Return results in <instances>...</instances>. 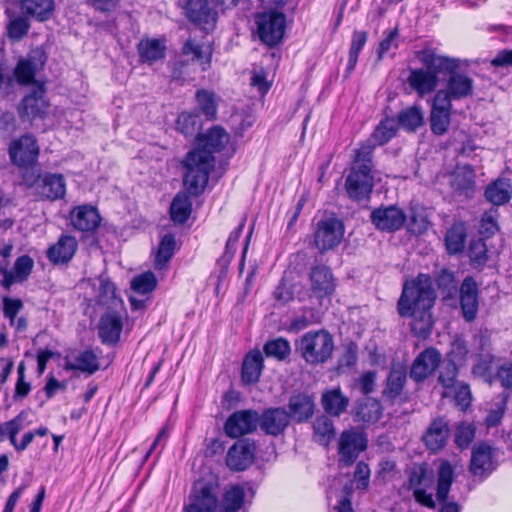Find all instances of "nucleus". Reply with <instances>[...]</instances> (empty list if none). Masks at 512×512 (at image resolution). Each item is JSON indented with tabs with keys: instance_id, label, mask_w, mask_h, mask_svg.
<instances>
[{
	"instance_id": "nucleus-18",
	"label": "nucleus",
	"mask_w": 512,
	"mask_h": 512,
	"mask_svg": "<svg viewBox=\"0 0 512 512\" xmlns=\"http://www.w3.org/2000/svg\"><path fill=\"white\" fill-rule=\"evenodd\" d=\"M406 214L397 206L380 207L372 211L371 222L378 230L394 232L399 230L406 221Z\"/></svg>"
},
{
	"instance_id": "nucleus-1",
	"label": "nucleus",
	"mask_w": 512,
	"mask_h": 512,
	"mask_svg": "<svg viewBox=\"0 0 512 512\" xmlns=\"http://www.w3.org/2000/svg\"><path fill=\"white\" fill-rule=\"evenodd\" d=\"M229 140L228 133L219 126L198 135L197 147L182 160L183 184L191 195L198 196L203 192L215 167L214 153L222 151Z\"/></svg>"
},
{
	"instance_id": "nucleus-51",
	"label": "nucleus",
	"mask_w": 512,
	"mask_h": 512,
	"mask_svg": "<svg viewBox=\"0 0 512 512\" xmlns=\"http://www.w3.org/2000/svg\"><path fill=\"white\" fill-rule=\"evenodd\" d=\"M457 376V364L452 360H446L440 368L438 381L447 391L450 389H456V386L460 383L457 380Z\"/></svg>"
},
{
	"instance_id": "nucleus-11",
	"label": "nucleus",
	"mask_w": 512,
	"mask_h": 512,
	"mask_svg": "<svg viewBox=\"0 0 512 512\" xmlns=\"http://www.w3.org/2000/svg\"><path fill=\"white\" fill-rule=\"evenodd\" d=\"M344 231L343 222L337 218L320 220L314 236L316 247L321 252L333 249L341 243Z\"/></svg>"
},
{
	"instance_id": "nucleus-28",
	"label": "nucleus",
	"mask_w": 512,
	"mask_h": 512,
	"mask_svg": "<svg viewBox=\"0 0 512 512\" xmlns=\"http://www.w3.org/2000/svg\"><path fill=\"white\" fill-rule=\"evenodd\" d=\"M310 282L312 292L319 298L332 294L335 289L332 272L323 265L311 269Z\"/></svg>"
},
{
	"instance_id": "nucleus-34",
	"label": "nucleus",
	"mask_w": 512,
	"mask_h": 512,
	"mask_svg": "<svg viewBox=\"0 0 512 512\" xmlns=\"http://www.w3.org/2000/svg\"><path fill=\"white\" fill-rule=\"evenodd\" d=\"M331 416L323 414L315 418L312 424L313 439L318 444L327 447L336 436V429Z\"/></svg>"
},
{
	"instance_id": "nucleus-24",
	"label": "nucleus",
	"mask_w": 512,
	"mask_h": 512,
	"mask_svg": "<svg viewBox=\"0 0 512 512\" xmlns=\"http://www.w3.org/2000/svg\"><path fill=\"white\" fill-rule=\"evenodd\" d=\"M290 418L284 408H269L259 416V426L268 435L278 436L290 424Z\"/></svg>"
},
{
	"instance_id": "nucleus-10",
	"label": "nucleus",
	"mask_w": 512,
	"mask_h": 512,
	"mask_svg": "<svg viewBox=\"0 0 512 512\" xmlns=\"http://www.w3.org/2000/svg\"><path fill=\"white\" fill-rule=\"evenodd\" d=\"M9 156L13 164L22 168L21 172L30 167H36L39 156L37 140L32 135H23L9 146Z\"/></svg>"
},
{
	"instance_id": "nucleus-8",
	"label": "nucleus",
	"mask_w": 512,
	"mask_h": 512,
	"mask_svg": "<svg viewBox=\"0 0 512 512\" xmlns=\"http://www.w3.org/2000/svg\"><path fill=\"white\" fill-rule=\"evenodd\" d=\"M49 109V103L45 99L43 85H37L31 93L23 97L18 105L17 111L21 121L32 123L36 119H43Z\"/></svg>"
},
{
	"instance_id": "nucleus-49",
	"label": "nucleus",
	"mask_w": 512,
	"mask_h": 512,
	"mask_svg": "<svg viewBox=\"0 0 512 512\" xmlns=\"http://www.w3.org/2000/svg\"><path fill=\"white\" fill-rule=\"evenodd\" d=\"M396 131V121L393 118H385L377 125L369 140H372L376 146L383 145L395 136Z\"/></svg>"
},
{
	"instance_id": "nucleus-21",
	"label": "nucleus",
	"mask_w": 512,
	"mask_h": 512,
	"mask_svg": "<svg viewBox=\"0 0 512 512\" xmlns=\"http://www.w3.org/2000/svg\"><path fill=\"white\" fill-rule=\"evenodd\" d=\"M494 450L491 446L481 443L473 447L470 471L473 475L486 477L496 469Z\"/></svg>"
},
{
	"instance_id": "nucleus-60",
	"label": "nucleus",
	"mask_w": 512,
	"mask_h": 512,
	"mask_svg": "<svg viewBox=\"0 0 512 512\" xmlns=\"http://www.w3.org/2000/svg\"><path fill=\"white\" fill-rule=\"evenodd\" d=\"M30 25L24 17H16L7 25V35L14 41L21 40L29 31Z\"/></svg>"
},
{
	"instance_id": "nucleus-29",
	"label": "nucleus",
	"mask_w": 512,
	"mask_h": 512,
	"mask_svg": "<svg viewBox=\"0 0 512 512\" xmlns=\"http://www.w3.org/2000/svg\"><path fill=\"white\" fill-rule=\"evenodd\" d=\"M320 402L326 415L339 417L347 410L350 400L338 387L325 390L321 395Z\"/></svg>"
},
{
	"instance_id": "nucleus-15",
	"label": "nucleus",
	"mask_w": 512,
	"mask_h": 512,
	"mask_svg": "<svg viewBox=\"0 0 512 512\" xmlns=\"http://www.w3.org/2000/svg\"><path fill=\"white\" fill-rule=\"evenodd\" d=\"M46 60L47 57L41 50H33L28 57L21 58L13 72L15 83L20 85L33 83L36 73L44 67Z\"/></svg>"
},
{
	"instance_id": "nucleus-30",
	"label": "nucleus",
	"mask_w": 512,
	"mask_h": 512,
	"mask_svg": "<svg viewBox=\"0 0 512 512\" xmlns=\"http://www.w3.org/2000/svg\"><path fill=\"white\" fill-rule=\"evenodd\" d=\"M264 368V358L260 350L250 351L242 363V381L244 384H253L259 381Z\"/></svg>"
},
{
	"instance_id": "nucleus-58",
	"label": "nucleus",
	"mask_w": 512,
	"mask_h": 512,
	"mask_svg": "<svg viewBox=\"0 0 512 512\" xmlns=\"http://www.w3.org/2000/svg\"><path fill=\"white\" fill-rule=\"evenodd\" d=\"M156 285L157 278L151 271L136 276L131 282V288L139 294H147L153 291Z\"/></svg>"
},
{
	"instance_id": "nucleus-6",
	"label": "nucleus",
	"mask_w": 512,
	"mask_h": 512,
	"mask_svg": "<svg viewBox=\"0 0 512 512\" xmlns=\"http://www.w3.org/2000/svg\"><path fill=\"white\" fill-rule=\"evenodd\" d=\"M455 61V67L452 71H443L442 75H448L445 86L439 89L435 95L445 97V100L452 103V101H460L473 96L474 94V80L467 74L459 72L460 60L452 58Z\"/></svg>"
},
{
	"instance_id": "nucleus-13",
	"label": "nucleus",
	"mask_w": 512,
	"mask_h": 512,
	"mask_svg": "<svg viewBox=\"0 0 512 512\" xmlns=\"http://www.w3.org/2000/svg\"><path fill=\"white\" fill-rule=\"evenodd\" d=\"M373 176L367 169L351 168L345 181L348 196L354 201L367 200L373 190Z\"/></svg>"
},
{
	"instance_id": "nucleus-47",
	"label": "nucleus",
	"mask_w": 512,
	"mask_h": 512,
	"mask_svg": "<svg viewBox=\"0 0 512 512\" xmlns=\"http://www.w3.org/2000/svg\"><path fill=\"white\" fill-rule=\"evenodd\" d=\"M198 109L207 120H215L217 115V102L215 93L206 89H200L195 95Z\"/></svg>"
},
{
	"instance_id": "nucleus-54",
	"label": "nucleus",
	"mask_w": 512,
	"mask_h": 512,
	"mask_svg": "<svg viewBox=\"0 0 512 512\" xmlns=\"http://www.w3.org/2000/svg\"><path fill=\"white\" fill-rule=\"evenodd\" d=\"M200 125L199 116L191 112L180 113L176 121L177 130L185 136H193L200 128Z\"/></svg>"
},
{
	"instance_id": "nucleus-38",
	"label": "nucleus",
	"mask_w": 512,
	"mask_h": 512,
	"mask_svg": "<svg viewBox=\"0 0 512 512\" xmlns=\"http://www.w3.org/2000/svg\"><path fill=\"white\" fill-rule=\"evenodd\" d=\"M244 500V488L240 485L230 486L223 495L219 512H239L244 505Z\"/></svg>"
},
{
	"instance_id": "nucleus-40",
	"label": "nucleus",
	"mask_w": 512,
	"mask_h": 512,
	"mask_svg": "<svg viewBox=\"0 0 512 512\" xmlns=\"http://www.w3.org/2000/svg\"><path fill=\"white\" fill-rule=\"evenodd\" d=\"M191 209L192 202L190 197L184 192H179L175 195L170 205L171 219L175 223L183 224L188 220Z\"/></svg>"
},
{
	"instance_id": "nucleus-52",
	"label": "nucleus",
	"mask_w": 512,
	"mask_h": 512,
	"mask_svg": "<svg viewBox=\"0 0 512 512\" xmlns=\"http://www.w3.org/2000/svg\"><path fill=\"white\" fill-rule=\"evenodd\" d=\"M368 34L365 31L355 30L352 35L347 64L348 72H351L358 61L359 54L367 42Z\"/></svg>"
},
{
	"instance_id": "nucleus-61",
	"label": "nucleus",
	"mask_w": 512,
	"mask_h": 512,
	"mask_svg": "<svg viewBox=\"0 0 512 512\" xmlns=\"http://www.w3.org/2000/svg\"><path fill=\"white\" fill-rule=\"evenodd\" d=\"M475 437V428L471 424H461L455 432V443L461 448H467Z\"/></svg>"
},
{
	"instance_id": "nucleus-23",
	"label": "nucleus",
	"mask_w": 512,
	"mask_h": 512,
	"mask_svg": "<svg viewBox=\"0 0 512 512\" xmlns=\"http://www.w3.org/2000/svg\"><path fill=\"white\" fill-rule=\"evenodd\" d=\"M449 436L450 428L448 421L443 417H439L430 423L422 439L427 449L435 453L446 446Z\"/></svg>"
},
{
	"instance_id": "nucleus-55",
	"label": "nucleus",
	"mask_w": 512,
	"mask_h": 512,
	"mask_svg": "<svg viewBox=\"0 0 512 512\" xmlns=\"http://www.w3.org/2000/svg\"><path fill=\"white\" fill-rule=\"evenodd\" d=\"M468 256L474 267H482L488 260V249L483 239L471 240L468 247Z\"/></svg>"
},
{
	"instance_id": "nucleus-26",
	"label": "nucleus",
	"mask_w": 512,
	"mask_h": 512,
	"mask_svg": "<svg viewBox=\"0 0 512 512\" xmlns=\"http://www.w3.org/2000/svg\"><path fill=\"white\" fill-rule=\"evenodd\" d=\"M72 226L82 232L94 231L101 222V216L96 207L92 205H80L70 212Z\"/></svg>"
},
{
	"instance_id": "nucleus-64",
	"label": "nucleus",
	"mask_w": 512,
	"mask_h": 512,
	"mask_svg": "<svg viewBox=\"0 0 512 512\" xmlns=\"http://www.w3.org/2000/svg\"><path fill=\"white\" fill-rule=\"evenodd\" d=\"M358 361V345L350 341L344 344L343 353L339 358L338 364L340 367H352Z\"/></svg>"
},
{
	"instance_id": "nucleus-4",
	"label": "nucleus",
	"mask_w": 512,
	"mask_h": 512,
	"mask_svg": "<svg viewBox=\"0 0 512 512\" xmlns=\"http://www.w3.org/2000/svg\"><path fill=\"white\" fill-rule=\"evenodd\" d=\"M22 183L39 200L57 201L66 195V180L60 173H42L39 167L21 172Z\"/></svg>"
},
{
	"instance_id": "nucleus-3",
	"label": "nucleus",
	"mask_w": 512,
	"mask_h": 512,
	"mask_svg": "<svg viewBox=\"0 0 512 512\" xmlns=\"http://www.w3.org/2000/svg\"><path fill=\"white\" fill-rule=\"evenodd\" d=\"M419 59L424 68L412 69L407 83L413 91L423 97L436 89L439 75L443 71H452L455 61L451 57L439 55L433 50L422 51Z\"/></svg>"
},
{
	"instance_id": "nucleus-19",
	"label": "nucleus",
	"mask_w": 512,
	"mask_h": 512,
	"mask_svg": "<svg viewBox=\"0 0 512 512\" xmlns=\"http://www.w3.org/2000/svg\"><path fill=\"white\" fill-rule=\"evenodd\" d=\"M452 103L445 100V97L434 95L430 110V129L434 135H444L451 123Z\"/></svg>"
},
{
	"instance_id": "nucleus-45",
	"label": "nucleus",
	"mask_w": 512,
	"mask_h": 512,
	"mask_svg": "<svg viewBox=\"0 0 512 512\" xmlns=\"http://www.w3.org/2000/svg\"><path fill=\"white\" fill-rule=\"evenodd\" d=\"M376 145L372 140H365L358 148L354 150V165L352 168L355 169H367L372 172L373 168V152Z\"/></svg>"
},
{
	"instance_id": "nucleus-46",
	"label": "nucleus",
	"mask_w": 512,
	"mask_h": 512,
	"mask_svg": "<svg viewBox=\"0 0 512 512\" xmlns=\"http://www.w3.org/2000/svg\"><path fill=\"white\" fill-rule=\"evenodd\" d=\"M474 183V172L470 166L457 169L451 180V185L454 190L464 195H469V193L473 191Z\"/></svg>"
},
{
	"instance_id": "nucleus-17",
	"label": "nucleus",
	"mask_w": 512,
	"mask_h": 512,
	"mask_svg": "<svg viewBox=\"0 0 512 512\" xmlns=\"http://www.w3.org/2000/svg\"><path fill=\"white\" fill-rule=\"evenodd\" d=\"M441 353L434 347L424 349L413 361L410 378L415 382L427 379L440 365Z\"/></svg>"
},
{
	"instance_id": "nucleus-14",
	"label": "nucleus",
	"mask_w": 512,
	"mask_h": 512,
	"mask_svg": "<svg viewBox=\"0 0 512 512\" xmlns=\"http://www.w3.org/2000/svg\"><path fill=\"white\" fill-rule=\"evenodd\" d=\"M259 425V415L254 410H241L231 414L224 424V431L230 438L252 433Z\"/></svg>"
},
{
	"instance_id": "nucleus-53",
	"label": "nucleus",
	"mask_w": 512,
	"mask_h": 512,
	"mask_svg": "<svg viewBox=\"0 0 512 512\" xmlns=\"http://www.w3.org/2000/svg\"><path fill=\"white\" fill-rule=\"evenodd\" d=\"M381 415L380 403L375 400H367L358 407L356 419L366 423H374L380 419Z\"/></svg>"
},
{
	"instance_id": "nucleus-62",
	"label": "nucleus",
	"mask_w": 512,
	"mask_h": 512,
	"mask_svg": "<svg viewBox=\"0 0 512 512\" xmlns=\"http://www.w3.org/2000/svg\"><path fill=\"white\" fill-rule=\"evenodd\" d=\"M34 267L33 259L28 255L18 257L14 264V273L18 276V281H25L31 274Z\"/></svg>"
},
{
	"instance_id": "nucleus-7",
	"label": "nucleus",
	"mask_w": 512,
	"mask_h": 512,
	"mask_svg": "<svg viewBox=\"0 0 512 512\" xmlns=\"http://www.w3.org/2000/svg\"><path fill=\"white\" fill-rule=\"evenodd\" d=\"M259 39L269 47L276 46L283 38L286 25L285 14L266 11L255 17Z\"/></svg>"
},
{
	"instance_id": "nucleus-41",
	"label": "nucleus",
	"mask_w": 512,
	"mask_h": 512,
	"mask_svg": "<svg viewBox=\"0 0 512 512\" xmlns=\"http://www.w3.org/2000/svg\"><path fill=\"white\" fill-rule=\"evenodd\" d=\"M466 236V227L461 222L453 224L447 230L445 235V244L449 254H458L463 251Z\"/></svg>"
},
{
	"instance_id": "nucleus-5",
	"label": "nucleus",
	"mask_w": 512,
	"mask_h": 512,
	"mask_svg": "<svg viewBox=\"0 0 512 512\" xmlns=\"http://www.w3.org/2000/svg\"><path fill=\"white\" fill-rule=\"evenodd\" d=\"M295 346L301 357L310 365L326 363L335 347L332 334L325 329L306 332L296 341Z\"/></svg>"
},
{
	"instance_id": "nucleus-48",
	"label": "nucleus",
	"mask_w": 512,
	"mask_h": 512,
	"mask_svg": "<svg viewBox=\"0 0 512 512\" xmlns=\"http://www.w3.org/2000/svg\"><path fill=\"white\" fill-rule=\"evenodd\" d=\"M175 247L176 241L173 234L167 233L161 238L155 259L156 269H162L171 260Z\"/></svg>"
},
{
	"instance_id": "nucleus-36",
	"label": "nucleus",
	"mask_w": 512,
	"mask_h": 512,
	"mask_svg": "<svg viewBox=\"0 0 512 512\" xmlns=\"http://www.w3.org/2000/svg\"><path fill=\"white\" fill-rule=\"evenodd\" d=\"M397 124L408 132H415L424 124V111L418 105L402 109L397 117Z\"/></svg>"
},
{
	"instance_id": "nucleus-20",
	"label": "nucleus",
	"mask_w": 512,
	"mask_h": 512,
	"mask_svg": "<svg viewBox=\"0 0 512 512\" xmlns=\"http://www.w3.org/2000/svg\"><path fill=\"white\" fill-rule=\"evenodd\" d=\"M125 310L118 311L117 308L109 309L104 313L99 321L98 334L102 343L115 344L120 338L123 329V313Z\"/></svg>"
},
{
	"instance_id": "nucleus-12",
	"label": "nucleus",
	"mask_w": 512,
	"mask_h": 512,
	"mask_svg": "<svg viewBox=\"0 0 512 512\" xmlns=\"http://www.w3.org/2000/svg\"><path fill=\"white\" fill-rule=\"evenodd\" d=\"M187 19L205 31L214 29L218 13L209 0H187L185 6Z\"/></svg>"
},
{
	"instance_id": "nucleus-27",
	"label": "nucleus",
	"mask_w": 512,
	"mask_h": 512,
	"mask_svg": "<svg viewBox=\"0 0 512 512\" xmlns=\"http://www.w3.org/2000/svg\"><path fill=\"white\" fill-rule=\"evenodd\" d=\"M78 244L73 236L62 235L49 247L47 257L53 264H67L76 253Z\"/></svg>"
},
{
	"instance_id": "nucleus-37",
	"label": "nucleus",
	"mask_w": 512,
	"mask_h": 512,
	"mask_svg": "<svg viewBox=\"0 0 512 512\" xmlns=\"http://www.w3.org/2000/svg\"><path fill=\"white\" fill-rule=\"evenodd\" d=\"M64 368L68 371H81L92 375L99 369L98 358L92 350H85L79 353L74 362L66 361Z\"/></svg>"
},
{
	"instance_id": "nucleus-56",
	"label": "nucleus",
	"mask_w": 512,
	"mask_h": 512,
	"mask_svg": "<svg viewBox=\"0 0 512 512\" xmlns=\"http://www.w3.org/2000/svg\"><path fill=\"white\" fill-rule=\"evenodd\" d=\"M433 482V476L428 473L426 465L413 467L409 473V488L416 490L418 488H427Z\"/></svg>"
},
{
	"instance_id": "nucleus-63",
	"label": "nucleus",
	"mask_w": 512,
	"mask_h": 512,
	"mask_svg": "<svg viewBox=\"0 0 512 512\" xmlns=\"http://www.w3.org/2000/svg\"><path fill=\"white\" fill-rule=\"evenodd\" d=\"M23 307L24 305L21 299L10 298L8 296L3 298V313L4 316L9 319L11 326L14 325V320L16 319L17 314L23 309Z\"/></svg>"
},
{
	"instance_id": "nucleus-33",
	"label": "nucleus",
	"mask_w": 512,
	"mask_h": 512,
	"mask_svg": "<svg viewBox=\"0 0 512 512\" xmlns=\"http://www.w3.org/2000/svg\"><path fill=\"white\" fill-rule=\"evenodd\" d=\"M407 379L406 370L401 367H392L383 390V398L394 402L402 393Z\"/></svg>"
},
{
	"instance_id": "nucleus-9",
	"label": "nucleus",
	"mask_w": 512,
	"mask_h": 512,
	"mask_svg": "<svg viewBox=\"0 0 512 512\" xmlns=\"http://www.w3.org/2000/svg\"><path fill=\"white\" fill-rule=\"evenodd\" d=\"M367 442V437L361 430L351 428L342 431L338 443L340 461L345 466L353 464L359 454L367 448Z\"/></svg>"
},
{
	"instance_id": "nucleus-43",
	"label": "nucleus",
	"mask_w": 512,
	"mask_h": 512,
	"mask_svg": "<svg viewBox=\"0 0 512 512\" xmlns=\"http://www.w3.org/2000/svg\"><path fill=\"white\" fill-rule=\"evenodd\" d=\"M98 302L111 309L121 308V310H124L123 301L116 296L115 285L108 278H100Z\"/></svg>"
},
{
	"instance_id": "nucleus-44",
	"label": "nucleus",
	"mask_w": 512,
	"mask_h": 512,
	"mask_svg": "<svg viewBox=\"0 0 512 512\" xmlns=\"http://www.w3.org/2000/svg\"><path fill=\"white\" fill-rule=\"evenodd\" d=\"M185 55H192V60L198 61L202 65V69L206 70L211 62L212 50L208 46L196 43L192 39H188L182 48Z\"/></svg>"
},
{
	"instance_id": "nucleus-22",
	"label": "nucleus",
	"mask_w": 512,
	"mask_h": 512,
	"mask_svg": "<svg viewBox=\"0 0 512 512\" xmlns=\"http://www.w3.org/2000/svg\"><path fill=\"white\" fill-rule=\"evenodd\" d=\"M315 400L307 393L292 394L288 401V415L296 423H306L314 415Z\"/></svg>"
},
{
	"instance_id": "nucleus-39",
	"label": "nucleus",
	"mask_w": 512,
	"mask_h": 512,
	"mask_svg": "<svg viewBox=\"0 0 512 512\" xmlns=\"http://www.w3.org/2000/svg\"><path fill=\"white\" fill-rule=\"evenodd\" d=\"M510 187L508 180L498 179L486 188L485 197L494 205H503L511 198L512 190Z\"/></svg>"
},
{
	"instance_id": "nucleus-16",
	"label": "nucleus",
	"mask_w": 512,
	"mask_h": 512,
	"mask_svg": "<svg viewBox=\"0 0 512 512\" xmlns=\"http://www.w3.org/2000/svg\"><path fill=\"white\" fill-rule=\"evenodd\" d=\"M256 445L250 439L238 440L232 445L226 456L227 466L235 471H243L252 465L255 459Z\"/></svg>"
},
{
	"instance_id": "nucleus-59",
	"label": "nucleus",
	"mask_w": 512,
	"mask_h": 512,
	"mask_svg": "<svg viewBox=\"0 0 512 512\" xmlns=\"http://www.w3.org/2000/svg\"><path fill=\"white\" fill-rule=\"evenodd\" d=\"M450 393H454V400L460 410L464 411L470 406L472 395L468 384L461 382L456 386V389H450L444 395L446 396Z\"/></svg>"
},
{
	"instance_id": "nucleus-25",
	"label": "nucleus",
	"mask_w": 512,
	"mask_h": 512,
	"mask_svg": "<svg viewBox=\"0 0 512 512\" xmlns=\"http://www.w3.org/2000/svg\"><path fill=\"white\" fill-rule=\"evenodd\" d=\"M460 305L464 319L472 322L478 311V285L473 277L464 278L460 286Z\"/></svg>"
},
{
	"instance_id": "nucleus-42",
	"label": "nucleus",
	"mask_w": 512,
	"mask_h": 512,
	"mask_svg": "<svg viewBox=\"0 0 512 512\" xmlns=\"http://www.w3.org/2000/svg\"><path fill=\"white\" fill-rule=\"evenodd\" d=\"M453 468L449 461L441 462L438 470L436 498L439 502H444L448 498L451 484L453 482Z\"/></svg>"
},
{
	"instance_id": "nucleus-35",
	"label": "nucleus",
	"mask_w": 512,
	"mask_h": 512,
	"mask_svg": "<svg viewBox=\"0 0 512 512\" xmlns=\"http://www.w3.org/2000/svg\"><path fill=\"white\" fill-rule=\"evenodd\" d=\"M54 8V0H21L22 11L38 21L48 20Z\"/></svg>"
},
{
	"instance_id": "nucleus-32",
	"label": "nucleus",
	"mask_w": 512,
	"mask_h": 512,
	"mask_svg": "<svg viewBox=\"0 0 512 512\" xmlns=\"http://www.w3.org/2000/svg\"><path fill=\"white\" fill-rule=\"evenodd\" d=\"M192 504L204 512H215L219 507L215 487L212 484L196 486L192 494Z\"/></svg>"
},
{
	"instance_id": "nucleus-31",
	"label": "nucleus",
	"mask_w": 512,
	"mask_h": 512,
	"mask_svg": "<svg viewBox=\"0 0 512 512\" xmlns=\"http://www.w3.org/2000/svg\"><path fill=\"white\" fill-rule=\"evenodd\" d=\"M137 49L141 61L150 65L165 58L166 55L165 42L159 39H142L139 42Z\"/></svg>"
},
{
	"instance_id": "nucleus-57",
	"label": "nucleus",
	"mask_w": 512,
	"mask_h": 512,
	"mask_svg": "<svg viewBox=\"0 0 512 512\" xmlns=\"http://www.w3.org/2000/svg\"><path fill=\"white\" fill-rule=\"evenodd\" d=\"M28 416V413L22 411L14 419L0 423V440L4 436H8L11 443H14V436H16L24 427V420Z\"/></svg>"
},
{
	"instance_id": "nucleus-50",
	"label": "nucleus",
	"mask_w": 512,
	"mask_h": 512,
	"mask_svg": "<svg viewBox=\"0 0 512 512\" xmlns=\"http://www.w3.org/2000/svg\"><path fill=\"white\" fill-rule=\"evenodd\" d=\"M263 351L267 357L283 361L291 353L290 342L283 337L272 339L264 344Z\"/></svg>"
},
{
	"instance_id": "nucleus-2",
	"label": "nucleus",
	"mask_w": 512,
	"mask_h": 512,
	"mask_svg": "<svg viewBox=\"0 0 512 512\" xmlns=\"http://www.w3.org/2000/svg\"><path fill=\"white\" fill-rule=\"evenodd\" d=\"M436 300L433 281L427 274H419L404 284L398 300V313L401 317L412 318V332L421 338L428 337L434 325L432 307Z\"/></svg>"
}]
</instances>
